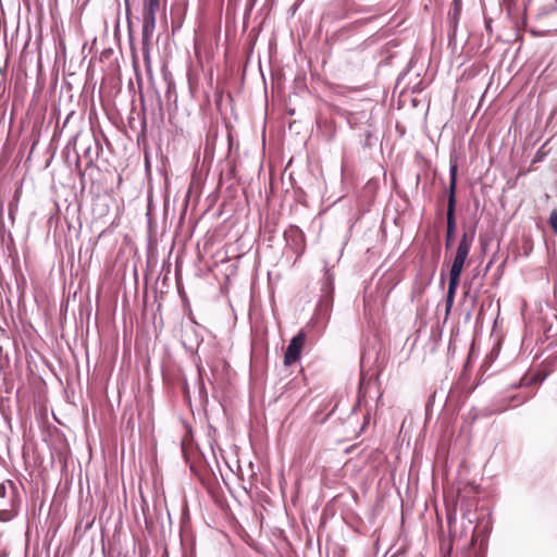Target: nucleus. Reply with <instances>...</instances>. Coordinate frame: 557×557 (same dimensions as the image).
Returning a JSON list of instances; mask_svg holds the SVG:
<instances>
[{
	"instance_id": "nucleus-8",
	"label": "nucleus",
	"mask_w": 557,
	"mask_h": 557,
	"mask_svg": "<svg viewBox=\"0 0 557 557\" xmlns=\"http://www.w3.org/2000/svg\"><path fill=\"white\" fill-rule=\"evenodd\" d=\"M458 284H459L458 280L449 278L448 289H447V295H446V312H449L453 307L454 298H455V294H456Z\"/></svg>"
},
{
	"instance_id": "nucleus-17",
	"label": "nucleus",
	"mask_w": 557,
	"mask_h": 557,
	"mask_svg": "<svg viewBox=\"0 0 557 557\" xmlns=\"http://www.w3.org/2000/svg\"><path fill=\"white\" fill-rule=\"evenodd\" d=\"M491 24H492V18H485V28L487 32H491V29H492Z\"/></svg>"
},
{
	"instance_id": "nucleus-13",
	"label": "nucleus",
	"mask_w": 557,
	"mask_h": 557,
	"mask_svg": "<svg viewBox=\"0 0 557 557\" xmlns=\"http://www.w3.org/2000/svg\"><path fill=\"white\" fill-rule=\"evenodd\" d=\"M285 237H293L296 240H302V233L298 227H290L288 231L285 232Z\"/></svg>"
},
{
	"instance_id": "nucleus-18",
	"label": "nucleus",
	"mask_w": 557,
	"mask_h": 557,
	"mask_svg": "<svg viewBox=\"0 0 557 557\" xmlns=\"http://www.w3.org/2000/svg\"><path fill=\"white\" fill-rule=\"evenodd\" d=\"M504 4L507 7L508 12H510L513 4L512 0H504Z\"/></svg>"
},
{
	"instance_id": "nucleus-16",
	"label": "nucleus",
	"mask_w": 557,
	"mask_h": 557,
	"mask_svg": "<svg viewBox=\"0 0 557 557\" xmlns=\"http://www.w3.org/2000/svg\"><path fill=\"white\" fill-rule=\"evenodd\" d=\"M366 136H367V140L364 143L366 146H369L370 145V139L372 137V134L369 129H366Z\"/></svg>"
},
{
	"instance_id": "nucleus-2",
	"label": "nucleus",
	"mask_w": 557,
	"mask_h": 557,
	"mask_svg": "<svg viewBox=\"0 0 557 557\" xmlns=\"http://www.w3.org/2000/svg\"><path fill=\"white\" fill-rule=\"evenodd\" d=\"M535 17L543 26L544 33L557 32V0L543 2L537 9Z\"/></svg>"
},
{
	"instance_id": "nucleus-14",
	"label": "nucleus",
	"mask_w": 557,
	"mask_h": 557,
	"mask_svg": "<svg viewBox=\"0 0 557 557\" xmlns=\"http://www.w3.org/2000/svg\"><path fill=\"white\" fill-rule=\"evenodd\" d=\"M84 157L87 159V165H94L96 158L98 157V152H96V157L92 154L91 146H88L84 151Z\"/></svg>"
},
{
	"instance_id": "nucleus-3",
	"label": "nucleus",
	"mask_w": 557,
	"mask_h": 557,
	"mask_svg": "<svg viewBox=\"0 0 557 557\" xmlns=\"http://www.w3.org/2000/svg\"><path fill=\"white\" fill-rule=\"evenodd\" d=\"M160 8V0H144L143 7V42H148L156 28V14Z\"/></svg>"
},
{
	"instance_id": "nucleus-6",
	"label": "nucleus",
	"mask_w": 557,
	"mask_h": 557,
	"mask_svg": "<svg viewBox=\"0 0 557 557\" xmlns=\"http://www.w3.org/2000/svg\"><path fill=\"white\" fill-rule=\"evenodd\" d=\"M470 249L471 248L469 247L458 245L455 258L450 267L449 278L458 281L460 280V274L462 272L466 259L469 256Z\"/></svg>"
},
{
	"instance_id": "nucleus-15",
	"label": "nucleus",
	"mask_w": 557,
	"mask_h": 557,
	"mask_svg": "<svg viewBox=\"0 0 557 557\" xmlns=\"http://www.w3.org/2000/svg\"><path fill=\"white\" fill-rule=\"evenodd\" d=\"M549 224L554 231V233L557 235V210H554L549 215Z\"/></svg>"
},
{
	"instance_id": "nucleus-5",
	"label": "nucleus",
	"mask_w": 557,
	"mask_h": 557,
	"mask_svg": "<svg viewBox=\"0 0 557 557\" xmlns=\"http://www.w3.org/2000/svg\"><path fill=\"white\" fill-rule=\"evenodd\" d=\"M305 341V334L304 332H299L296 336H294L284 354V364L290 366L295 363L300 358L301 348Z\"/></svg>"
},
{
	"instance_id": "nucleus-11",
	"label": "nucleus",
	"mask_w": 557,
	"mask_h": 557,
	"mask_svg": "<svg viewBox=\"0 0 557 557\" xmlns=\"http://www.w3.org/2000/svg\"><path fill=\"white\" fill-rule=\"evenodd\" d=\"M544 376L543 377H540L539 375H532V376H523L521 377L519 384L517 386L519 387H525V386H530L534 383H541L544 381Z\"/></svg>"
},
{
	"instance_id": "nucleus-4",
	"label": "nucleus",
	"mask_w": 557,
	"mask_h": 557,
	"mask_svg": "<svg viewBox=\"0 0 557 557\" xmlns=\"http://www.w3.org/2000/svg\"><path fill=\"white\" fill-rule=\"evenodd\" d=\"M324 276L321 283V293L322 300L320 304V310L325 309V313H327L332 307V294L334 290V275L331 273V270L327 268V264L324 267Z\"/></svg>"
},
{
	"instance_id": "nucleus-9",
	"label": "nucleus",
	"mask_w": 557,
	"mask_h": 557,
	"mask_svg": "<svg viewBox=\"0 0 557 557\" xmlns=\"http://www.w3.org/2000/svg\"><path fill=\"white\" fill-rule=\"evenodd\" d=\"M361 119H366L368 122L370 120V115L366 112H348L346 115L347 123L351 128H357Z\"/></svg>"
},
{
	"instance_id": "nucleus-12",
	"label": "nucleus",
	"mask_w": 557,
	"mask_h": 557,
	"mask_svg": "<svg viewBox=\"0 0 557 557\" xmlns=\"http://www.w3.org/2000/svg\"><path fill=\"white\" fill-rule=\"evenodd\" d=\"M533 395H513L510 396V401L513 403V407L519 406L528 401Z\"/></svg>"
},
{
	"instance_id": "nucleus-10",
	"label": "nucleus",
	"mask_w": 557,
	"mask_h": 557,
	"mask_svg": "<svg viewBox=\"0 0 557 557\" xmlns=\"http://www.w3.org/2000/svg\"><path fill=\"white\" fill-rule=\"evenodd\" d=\"M475 236V228H470L469 231L463 232L461 235L459 246L471 248L473 239Z\"/></svg>"
},
{
	"instance_id": "nucleus-1",
	"label": "nucleus",
	"mask_w": 557,
	"mask_h": 557,
	"mask_svg": "<svg viewBox=\"0 0 557 557\" xmlns=\"http://www.w3.org/2000/svg\"><path fill=\"white\" fill-rule=\"evenodd\" d=\"M456 186H457V163L450 161L449 164V187H448V203H447V230H446V248L450 247L451 240L455 236L457 222L455 216L456 211Z\"/></svg>"
},
{
	"instance_id": "nucleus-7",
	"label": "nucleus",
	"mask_w": 557,
	"mask_h": 557,
	"mask_svg": "<svg viewBox=\"0 0 557 557\" xmlns=\"http://www.w3.org/2000/svg\"><path fill=\"white\" fill-rule=\"evenodd\" d=\"M16 485L11 480H5L0 483V498L9 499L10 505L13 507L16 498Z\"/></svg>"
}]
</instances>
